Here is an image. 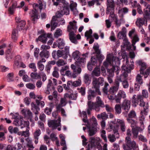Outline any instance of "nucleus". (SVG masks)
<instances>
[{
  "label": "nucleus",
  "mask_w": 150,
  "mask_h": 150,
  "mask_svg": "<svg viewBox=\"0 0 150 150\" xmlns=\"http://www.w3.org/2000/svg\"><path fill=\"white\" fill-rule=\"evenodd\" d=\"M77 6V4L76 3H73L71 4L70 5V8L71 11L73 12L77 11L76 7Z\"/></svg>",
  "instance_id": "nucleus-53"
},
{
  "label": "nucleus",
  "mask_w": 150,
  "mask_h": 150,
  "mask_svg": "<svg viewBox=\"0 0 150 150\" xmlns=\"http://www.w3.org/2000/svg\"><path fill=\"white\" fill-rule=\"evenodd\" d=\"M52 36L51 33H45L41 34L38 37V38L36 39V41L38 42V40L42 42L43 43H45L47 40V38H51Z\"/></svg>",
  "instance_id": "nucleus-12"
},
{
  "label": "nucleus",
  "mask_w": 150,
  "mask_h": 150,
  "mask_svg": "<svg viewBox=\"0 0 150 150\" xmlns=\"http://www.w3.org/2000/svg\"><path fill=\"white\" fill-rule=\"evenodd\" d=\"M141 76L139 74H138L136 77V81L137 83L141 85L143 83V80Z\"/></svg>",
  "instance_id": "nucleus-51"
},
{
  "label": "nucleus",
  "mask_w": 150,
  "mask_h": 150,
  "mask_svg": "<svg viewBox=\"0 0 150 150\" xmlns=\"http://www.w3.org/2000/svg\"><path fill=\"white\" fill-rule=\"evenodd\" d=\"M131 64H128L129 63V61L127 59H126V65L124 66L123 65L122 67V70H125L127 71L128 72H130L131 71L132 69H134V62L133 60H131L130 61Z\"/></svg>",
  "instance_id": "nucleus-11"
},
{
  "label": "nucleus",
  "mask_w": 150,
  "mask_h": 150,
  "mask_svg": "<svg viewBox=\"0 0 150 150\" xmlns=\"http://www.w3.org/2000/svg\"><path fill=\"white\" fill-rule=\"evenodd\" d=\"M120 69V67L118 66H112L111 69H107V71L109 76L110 77H112L114 75V72L116 73L117 75L119 74Z\"/></svg>",
  "instance_id": "nucleus-10"
},
{
  "label": "nucleus",
  "mask_w": 150,
  "mask_h": 150,
  "mask_svg": "<svg viewBox=\"0 0 150 150\" xmlns=\"http://www.w3.org/2000/svg\"><path fill=\"white\" fill-rule=\"evenodd\" d=\"M124 72L123 74H121L120 76L118 78V80L120 81V82H122L123 81L127 80V76H128V72L127 71L124 70Z\"/></svg>",
  "instance_id": "nucleus-23"
},
{
  "label": "nucleus",
  "mask_w": 150,
  "mask_h": 150,
  "mask_svg": "<svg viewBox=\"0 0 150 150\" xmlns=\"http://www.w3.org/2000/svg\"><path fill=\"white\" fill-rule=\"evenodd\" d=\"M144 17L146 19L150 18V5H148L146 10H144Z\"/></svg>",
  "instance_id": "nucleus-27"
},
{
  "label": "nucleus",
  "mask_w": 150,
  "mask_h": 150,
  "mask_svg": "<svg viewBox=\"0 0 150 150\" xmlns=\"http://www.w3.org/2000/svg\"><path fill=\"white\" fill-rule=\"evenodd\" d=\"M30 76L33 79H37L40 78V75L37 73L32 72Z\"/></svg>",
  "instance_id": "nucleus-56"
},
{
  "label": "nucleus",
  "mask_w": 150,
  "mask_h": 150,
  "mask_svg": "<svg viewBox=\"0 0 150 150\" xmlns=\"http://www.w3.org/2000/svg\"><path fill=\"white\" fill-rule=\"evenodd\" d=\"M56 64L57 66L59 67L63 66L65 64V63L63 59H59L57 62Z\"/></svg>",
  "instance_id": "nucleus-61"
},
{
  "label": "nucleus",
  "mask_w": 150,
  "mask_h": 150,
  "mask_svg": "<svg viewBox=\"0 0 150 150\" xmlns=\"http://www.w3.org/2000/svg\"><path fill=\"white\" fill-rule=\"evenodd\" d=\"M139 41V38L137 35H135L132 40V45L133 47V50H135L136 49V47L134 45L136 42Z\"/></svg>",
  "instance_id": "nucleus-42"
},
{
  "label": "nucleus",
  "mask_w": 150,
  "mask_h": 150,
  "mask_svg": "<svg viewBox=\"0 0 150 150\" xmlns=\"http://www.w3.org/2000/svg\"><path fill=\"white\" fill-rule=\"evenodd\" d=\"M71 67L73 70V72L72 74V76L74 78L76 77V73L79 74L81 72V69L80 67L76 66L73 64L71 65Z\"/></svg>",
  "instance_id": "nucleus-17"
},
{
  "label": "nucleus",
  "mask_w": 150,
  "mask_h": 150,
  "mask_svg": "<svg viewBox=\"0 0 150 150\" xmlns=\"http://www.w3.org/2000/svg\"><path fill=\"white\" fill-rule=\"evenodd\" d=\"M135 142L134 141H132L131 138L129 137L126 138V144H124L122 145V147L124 150H131L132 149L138 147L136 146Z\"/></svg>",
  "instance_id": "nucleus-7"
},
{
  "label": "nucleus",
  "mask_w": 150,
  "mask_h": 150,
  "mask_svg": "<svg viewBox=\"0 0 150 150\" xmlns=\"http://www.w3.org/2000/svg\"><path fill=\"white\" fill-rule=\"evenodd\" d=\"M104 82L103 78L101 77H100L98 79L95 78H93V85L96 90L95 91L90 89L88 91L87 98L88 100H90L92 98L95 97L97 95V93H98V95H101V93L100 91L99 88L100 86L103 85Z\"/></svg>",
  "instance_id": "nucleus-1"
},
{
  "label": "nucleus",
  "mask_w": 150,
  "mask_h": 150,
  "mask_svg": "<svg viewBox=\"0 0 150 150\" xmlns=\"http://www.w3.org/2000/svg\"><path fill=\"white\" fill-rule=\"evenodd\" d=\"M127 122L131 124V126L132 129L135 128L136 127V122L133 120H130L128 119Z\"/></svg>",
  "instance_id": "nucleus-52"
},
{
  "label": "nucleus",
  "mask_w": 150,
  "mask_h": 150,
  "mask_svg": "<svg viewBox=\"0 0 150 150\" xmlns=\"http://www.w3.org/2000/svg\"><path fill=\"white\" fill-rule=\"evenodd\" d=\"M57 56L58 57V58L60 57H62L63 58L65 59H67V56L66 54L64 53V50H58L57 51Z\"/></svg>",
  "instance_id": "nucleus-33"
},
{
  "label": "nucleus",
  "mask_w": 150,
  "mask_h": 150,
  "mask_svg": "<svg viewBox=\"0 0 150 150\" xmlns=\"http://www.w3.org/2000/svg\"><path fill=\"white\" fill-rule=\"evenodd\" d=\"M29 67L30 68L32 69L33 71L34 72L37 71L35 64V63H31L29 64Z\"/></svg>",
  "instance_id": "nucleus-58"
},
{
  "label": "nucleus",
  "mask_w": 150,
  "mask_h": 150,
  "mask_svg": "<svg viewBox=\"0 0 150 150\" xmlns=\"http://www.w3.org/2000/svg\"><path fill=\"white\" fill-rule=\"evenodd\" d=\"M17 3L16 2H14L12 4L11 6L8 9V11L9 13L11 15H12L14 13V9L16 8H18L17 7Z\"/></svg>",
  "instance_id": "nucleus-30"
},
{
  "label": "nucleus",
  "mask_w": 150,
  "mask_h": 150,
  "mask_svg": "<svg viewBox=\"0 0 150 150\" xmlns=\"http://www.w3.org/2000/svg\"><path fill=\"white\" fill-rule=\"evenodd\" d=\"M68 67L67 66L62 67V69L60 71L61 74L62 75L64 76L65 74L64 71L68 69Z\"/></svg>",
  "instance_id": "nucleus-60"
},
{
  "label": "nucleus",
  "mask_w": 150,
  "mask_h": 150,
  "mask_svg": "<svg viewBox=\"0 0 150 150\" xmlns=\"http://www.w3.org/2000/svg\"><path fill=\"white\" fill-rule=\"evenodd\" d=\"M121 106L119 104H116L115 106V109L116 113L120 114L121 113Z\"/></svg>",
  "instance_id": "nucleus-49"
},
{
  "label": "nucleus",
  "mask_w": 150,
  "mask_h": 150,
  "mask_svg": "<svg viewBox=\"0 0 150 150\" xmlns=\"http://www.w3.org/2000/svg\"><path fill=\"white\" fill-rule=\"evenodd\" d=\"M92 33V31L91 29H90L89 30H87L85 33V36L87 37V39L91 38L89 41V43L90 44H92L94 41V40L92 38L91 35Z\"/></svg>",
  "instance_id": "nucleus-20"
},
{
  "label": "nucleus",
  "mask_w": 150,
  "mask_h": 150,
  "mask_svg": "<svg viewBox=\"0 0 150 150\" xmlns=\"http://www.w3.org/2000/svg\"><path fill=\"white\" fill-rule=\"evenodd\" d=\"M93 48L95 50V53L96 54V57L97 58L98 62V65H99L104 59L105 57L103 55L100 54V50L99 49V45L98 43H97L96 45L94 44L93 47Z\"/></svg>",
  "instance_id": "nucleus-8"
},
{
  "label": "nucleus",
  "mask_w": 150,
  "mask_h": 150,
  "mask_svg": "<svg viewBox=\"0 0 150 150\" xmlns=\"http://www.w3.org/2000/svg\"><path fill=\"white\" fill-rule=\"evenodd\" d=\"M8 130L11 134L13 133L16 134L19 131V129L17 127H14L13 128L12 126L9 127Z\"/></svg>",
  "instance_id": "nucleus-41"
},
{
  "label": "nucleus",
  "mask_w": 150,
  "mask_h": 150,
  "mask_svg": "<svg viewBox=\"0 0 150 150\" xmlns=\"http://www.w3.org/2000/svg\"><path fill=\"white\" fill-rule=\"evenodd\" d=\"M33 9L30 12V14L31 20L34 22L36 20L40 18L38 10L39 9L41 11L43 8V4L42 1L40 0H38V4L35 3L33 5Z\"/></svg>",
  "instance_id": "nucleus-4"
},
{
  "label": "nucleus",
  "mask_w": 150,
  "mask_h": 150,
  "mask_svg": "<svg viewBox=\"0 0 150 150\" xmlns=\"http://www.w3.org/2000/svg\"><path fill=\"white\" fill-rule=\"evenodd\" d=\"M84 80L85 83L88 85L91 82V78L88 74H85L84 76Z\"/></svg>",
  "instance_id": "nucleus-32"
},
{
  "label": "nucleus",
  "mask_w": 150,
  "mask_h": 150,
  "mask_svg": "<svg viewBox=\"0 0 150 150\" xmlns=\"http://www.w3.org/2000/svg\"><path fill=\"white\" fill-rule=\"evenodd\" d=\"M125 28L123 27L122 31H120L118 33L117 35V38L120 39H124L126 37V32L125 31Z\"/></svg>",
  "instance_id": "nucleus-24"
},
{
  "label": "nucleus",
  "mask_w": 150,
  "mask_h": 150,
  "mask_svg": "<svg viewBox=\"0 0 150 150\" xmlns=\"http://www.w3.org/2000/svg\"><path fill=\"white\" fill-rule=\"evenodd\" d=\"M119 122L120 123L121 130L122 132L125 131V126L124 122L122 120H120L119 121Z\"/></svg>",
  "instance_id": "nucleus-54"
},
{
  "label": "nucleus",
  "mask_w": 150,
  "mask_h": 150,
  "mask_svg": "<svg viewBox=\"0 0 150 150\" xmlns=\"http://www.w3.org/2000/svg\"><path fill=\"white\" fill-rule=\"evenodd\" d=\"M40 50L38 48H36L35 49L34 52V56L37 59H38V54Z\"/></svg>",
  "instance_id": "nucleus-64"
},
{
  "label": "nucleus",
  "mask_w": 150,
  "mask_h": 150,
  "mask_svg": "<svg viewBox=\"0 0 150 150\" xmlns=\"http://www.w3.org/2000/svg\"><path fill=\"white\" fill-rule=\"evenodd\" d=\"M67 4H65L64 7H62L56 13V16L57 18L61 17L64 14L66 15L69 14V7H68Z\"/></svg>",
  "instance_id": "nucleus-9"
},
{
  "label": "nucleus",
  "mask_w": 150,
  "mask_h": 150,
  "mask_svg": "<svg viewBox=\"0 0 150 150\" xmlns=\"http://www.w3.org/2000/svg\"><path fill=\"white\" fill-rule=\"evenodd\" d=\"M108 138L111 142H113L115 141L116 140L115 136L114 134H109L108 136Z\"/></svg>",
  "instance_id": "nucleus-59"
},
{
  "label": "nucleus",
  "mask_w": 150,
  "mask_h": 150,
  "mask_svg": "<svg viewBox=\"0 0 150 150\" xmlns=\"http://www.w3.org/2000/svg\"><path fill=\"white\" fill-rule=\"evenodd\" d=\"M79 52L77 50L74 52L72 54L73 58L76 61V60H78V59L79 58Z\"/></svg>",
  "instance_id": "nucleus-45"
},
{
  "label": "nucleus",
  "mask_w": 150,
  "mask_h": 150,
  "mask_svg": "<svg viewBox=\"0 0 150 150\" xmlns=\"http://www.w3.org/2000/svg\"><path fill=\"white\" fill-rule=\"evenodd\" d=\"M41 58L44 57L46 58H48L49 57V52L47 50H43L39 54Z\"/></svg>",
  "instance_id": "nucleus-28"
},
{
  "label": "nucleus",
  "mask_w": 150,
  "mask_h": 150,
  "mask_svg": "<svg viewBox=\"0 0 150 150\" xmlns=\"http://www.w3.org/2000/svg\"><path fill=\"white\" fill-rule=\"evenodd\" d=\"M62 34V30L60 29H58L56 30L54 34V37L57 38L59 36H61Z\"/></svg>",
  "instance_id": "nucleus-55"
},
{
  "label": "nucleus",
  "mask_w": 150,
  "mask_h": 150,
  "mask_svg": "<svg viewBox=\"0 0 150 150\" xmlns=\"http://www.w3.org/2000/svg\"><path fill=\"white\" fill-rule=\"evenodd\" d=\"M59 122L57 123V121L54 120H51L49 122L48 124L50 127L52 128L53 129H56L57 127L59 126H61V120L60 119H58Z\"/></svg>",
  "instance_id": "nucleus-15"
},
{
  "label": "nucleus",
  "mask_w": 150,
  "mask_h": 150,
  "mask_svg": "<svg viewBox=\"0 0 150 150\" xmlns=\"http://www.w3.org/2000/svg\"><path fill=\"white\" fill-rule=\"evenodd\" d=\"M138 64L140 66V73L144 74V71L146 68V65L145 63L142 62V61L139 60L137 62Z\"/></svg>",
  "instance_id": "nucleus-25"
},
{
  "label": "nucleus",
  "mask_w": 150,
  "mask_h": 150,
  "mask_svg": "<svg viewBox=\"0 0 150 150\" xmlns=\"http://www.w3.org/2000/svg\"><path fill=\"white\" fill-rule=\"evenodd\" d=\"M107 12L106 13L108 14L110 13L109 18H112L114 22L117 27H119L121 24L120 21L117 19V16L114 14L115 3L113 0H107Z\"/></svg>",
  "instance_id": "nucleus-3"
},
{
  "label": "nucleus",
  "mask_w": 150,
  "mask_h": 150,
  "mask_svg": "<svg viewBox=\"0 0 150 150\" xmlns=\"http://www.w3.org/2000/svg\"><path fill=\"white\" fill-rule=\"evenodd\" d=\"M98 119L101 118L103 120H105L108 118V115L105 112H103L100 114H98L97 116Z\"/></svg>",
  "instance_id": "nucleus-40"
},
{
  "label": "nucleus",
  "mask_w": 150,
  "mask_h": 150,
  "mask_svg": "<svg viewBox=\"0 0 150 150\" xmlns=\"http://www.w3.org/2000/svg\"><path fill=\"white\" fill-rule=\"evenodd\" d=\"M53 104L52 103H50V108H46L45 109V112L47 115H50L51 114L52 109L53 107Z\"/></svg>",
  "instance_id": "nucleus-35"
},
{
  "label": "nucleus",
  "mask_w": 150,
  "mask_h": 150,
  "mask_svg": "<svg viewBox=\"0 0 150 150\" xmlns=\"http://www.w3.org/2000/svg\"><path fill=\"white\" fill-rule=\"evenodd\" d=\"M18 30L16 29H14L11 34V38L12 40L14 42H16L17 40L18 37Z\"/></svg>",
  "instance_id": "nucleus-26"
},
{
  "label": "nucleus",
  "mask_w": 150,
  "mask_h": 150,
  "mask_svg": "<svg viewBox=\"0 0 150 150\" xmlns=\"http://www.w3.org/2000/svg\"><path fill=\"white\" fill-rule=\"evenodd\" d=\"M136 95H134L132 98V102L134 104L135 106L139 104L140 106H142L144 108V112L145 114L146 112V110L148 109V105L147 103L146 104L144 101L142 96L141 95H139L137 96L136 98Z\"/></svg>",
  "instance_id": "nucleus-6"
},
{
  "label": "nucleus",
  "mask_w": 150,
  "mask_h": 150,
  "mask_svg": "<svg viewBox=\"0 0 150 150\" xmlns=\"http://www.w3.org/2000/svg\"><path fill=\"white\" fill-rule=\"evenodd\" d=\"M125 92L122 91H120L117 96H115V100L117 103H120L122 98H125L126 97Z\"/></svg>",
  "instance_id": "nucleus-19"
},
{
  "label": "nucleus",
  "mask_w": 150,
  "mask_h": 150,
  "mask_svg": "<svg viewBox=\"0 0 150 150\" xmlns=\"http://www.w3.org/2000/svg\"><path fill=\"white\" fill-rule=\"evenodd\" d=\"M16 22L18 23L17 28L19 31L23 30L25 24V22L24 20H21L18 17H16L15 18Z\"/></svg>",
  "instance_id": "nucleus-14"
},
{
  "label": "nucleus",
  "mask_w": 150,
  "mask_h": 150,
  "mask_svg": "<svg viewBox=\"0 0 150 150\" xmlns=\"http://www.w3.org/2000/svg\"><path fill=\"white\" fill-rule=\"evenodd\" d=\"M59 71L58 68L57 67H54V71L52 72V75L54 77L56 78H58L59 77V74L58 71Z\"/></svg>",
  "instance_id": "nucleus-46"
},
{
  "label": "nucleus",
  "mask_w": 150,
  "mask_h": 150,
  "mask_svg": "<svg viewBox=\"0 0 150 150\" xmlns=\"http://www.w3.org/2000/svg\"><path fill=\"white\" fill-rule=\"evenodd\" d=\"M57 42L58 43L57 46L59 49H62L65 45L64 42L61 38H59L57 40Z\"/></svg>",
  "instance_id": "nucleus-34"
},
{
  "label": "nucleus",
  "mask_w": 150,
  "mask_h": 150,
  "mask_svg": "<svg viewBox=\"0 0 150 150\" xmlns=\"http://www.w3.org/2000/svg\"><path fill=\"white\" fill-rule=\"evenodd\" d=\"M76 23V22L74 20L73 22L70 21L69 22V25H68L67 26L68 30L70 32L69 33L70 40L72 42L75 44H76L77 42L74 33L77 29Z\"/></svg>",
  "instance_id": "nucleus-5"
},
{
  "label": "nucleus",
  "mask_w": 150,
  "mask_h": 150,
  "mask_svg": "<svg viewBox=\"0 0 150 150\" xmlns=\"http://www.w3.org/2000/svg\"><path fill=\"white\" fill-rule=\"evenodd\" d=\"M113 91L110 92V89L108 91V93L107 94H106L108 95V97L110 100H113L114 99H115V96H115V94L117 92H114Z\"/></svg>",
  "instance_id": "nucleus-36"
},
{
  "label": "nucleus",
  "mask_w": 150,
  "mask_h": 150,
  "mask_svg": "<svg viewBox=\"0 0 150 150\" xmlns=\"http://www.w3.org/2000/svg\"><path fill=\"white\" fill-rule=\"evenodd\" d=\"M100 69L96 68L93 71V74L96 76H99L100 75Z\"/></svg>",
  "instance_id": "nucleus-50"
},
{
  "label": "nucleus",
  "mask_w": 150,
  "mask_h": 150,
  "mask_svg": "<svg viewBox=\"0 0 150 150\" xmlns=\"http://www.w3.org/2000/svg\"><path fill=\"white\" fill-rule=\"evenodd\" d=\"M86 59L84 57H79V58L78 60H76V61L79 64H81V63H83L86 62Z\"/></svg>",
  "instance_id": "nucleus-57"
},
{
  "label": "nucleus",
  "mask_w": 150,
  "mask_h": 150,
  "mask_svg": "<svg viewBox=\"0 0 150 150\" xmlns=\"http://www.w3.org/2000/svg\"><path fill=\"white\" fill-rule=\"evenodd\" d=\"M120 82V81L118 80V78L115 80L114 83L115 86L110 88V92L114 91V92H117L118 89Z\"/></svg>",
  "instance_id": "nucleus-21"
},
{
  "label": "nucleus",
  "mask_w": 150,
  "mask_h": 150,
  "mask_svg": "<svg viewBox=\"0 0 150 150\" xmlns=\"http://www.w3.org/2000/svg\"><path fill=\"white\" fill-rule=\"evenodd\" d=\"M109 86L108 83H105L104 87L103 88V91L105 94H107L108 93V87Z\"/></svg>",
  "instance_id": "nucleus-62"
},
{
  "label": "nucleus",
  "mask_w": 150,
  "mask_h": 150,
  "mask_svg": "<svg viewBox=\"0 0 150 150\" xmlns=\"http://www.w3.org/2000/svg\"><path fill=\"white\" fill-rule=\"evenodd\" d=\"M31 110L35 113V114L37 115L38 114V112L40 110V108L34 102H32L31 103Z\"/></svg>",
  "instance_id": "nucleus-22"
},
{
  "label": "nucleus",
  "mask_w": 150,
  "mask_h": 150,
  "mask_svg": "<svg viewBox=\"0 0 150 150\" xmlns=\"http://www.w3.org/2000/svg\"><path fill=\"white\" fill-rule=\"evenodd\" d=\"M117 124H116L114 122H111L109 124L110 129L113 130L115 133L117 132V130L115 127V126H117Z\"/></svg>",
  "instance_id": "nucleus-44"
},
{
  "label": "nucleus",
  "mask_w": 150,
  "mask_h": 150,
  "mask_svg": "<svg viewBox=\"0 0 150 150\" xmlns=\"http://www.w3.org/2000/svg\"><path fill=\"white\" fill-rule=\"evenodd\" d=\"M88 108L87 109V112L88 115H90L91 114V111L93 109H95L96 111H99L97 110L96 107V104L95 103L92 102L91 101L89 100L88 102Z\"/></svg>",
  "instance_id": "nucleus-16"
},
{
  "label": "nucleus",
  "mask_w": 150,
  "mask_h": 150,
  "mask_svg": "<svg viewBox=\"0 0 150 150\" xmlns=\"http://www.w3.org/2000/svg\"><path fill=\"white\" fill-rule=\"evenodd\" d=\"M136 116V114L134 111H131L128 115V117L127 119V121L129 119L130 120H133L132 118Z\"/></svg>",
  "instance_id": "nucleus-48"
},
{
  "label": "nucleus",
  "mask_w": 150,
  "mask_h": 150,
  "mask_svg": "<svg viewBox=\"0 0 150 150\" xmlns=\"http://www.w3.org/2000/svg\"><path fill=\"white\" fill-rule=\"evenodd\" d=\"M23 119H18L17 118H15L14 121L13 122V124L17 126H20L21 127L23 125V122L22 120Z\"/></svg>",
  "instance_id": "nucleus-39"
},
{
  "label": "nucleus",
  "mask_w": 150,
  "mask_h": 150,
  "mask_svg": "<svg viewBox=\"0 0 150 150\" xmlns=\"http://www.w3.org/2000/svg\"><path fill=\"white\" fill-rule=\"evenodd\" d=\"M96 104V107L97 110H100V107L103 108L105 107L104 103L102 101L100 97L97 96L96 97V102L95 103Z\"/></svg>",
  "instance_id": "nucleus-18"
},
{
  "label": "nucleus",
  "mask_w": 150,
  "mask_h": 150,
  "mask_svg": "<svg viewBox=\"0 0 150 150\" xmlns=\"http://www.w3.org/2000/svg\"><path fill=\"white\" fill-rule=\"evenodd\" d=\"M77 96V93H71V94L66 93L64 95L65 97L68 98L71 100H76Z\"/></svg>",
  "instance_id": "nucleus-29"
},
{
  "label": "nucleus",
  "mask_w": 150,
  "mask_h": 150,
  "mask_svg": "<svg viewBox=\"0 0 150 150\" xmlns=\"http://www.w3.org/2000/svg\"><path fill=\"white\" fill-rule=\"evenodd\" d=\"M141 130L140 127H136L132 129V132L134 138H137L138 137V132Z\"/></svg>",
  "instance_id": "nucleus-31"
},
{
  "label": "nucleus",
  "mask_w": 150,
  "mask_h": 150,
  "mask_svg": "<svg viewBox=\"0 0 150 150\" xmlns=\"http://www.w3.org/2000/svg\"><path fill=\"white\" fill-rule=\"evenodd\" d=\"M21 59V57L19 55H18L15 57L13 65V66L15 67H17L19 65Z\"/></svg>",
  "instance_id": "nucleus-37"
},
{
  "label": "nucleus",
  "mask_w": 150,
  "mask_h": 150,
  "mask_svg": "<svg viewBox=\"0 0 150 150\" xmlns=\"http://www.w3.org/2000/svg\"><path fill=\"white\" fill-rule=\"evenodd\" d=\"M90 137V136H89ZM90 136L89 139V142L91 144V147L92 148L96 146V139L94 137Z\"/></svg>",
  "instance_id": "nucleus-38"
},
{
  "label": "nucleus",
  "mask_w": 150,
  "mask_h": 150,
  "mask_svg": "<svg viewBox=\"0 0 150 150\" xmlns=\"http://www.w3.org/2000/svg\"><path fill=\"white\" fill-rule=\"evenodd\" d=\"M88 63H90L94 66H95L97 65V64L98 63V62L97 58L96 57H92L91 58V61Z\"/></svg>",
  "instance_id": "nucleus-43"
},
{
  "label": "nucleus",
  "mask_w": 150,
  "mask_h": 150,
  "mask_svg": "<svg viewBox=\"0 0 150 150\" xmlns=\"http://www.w3.org/2000/svg\"><path fill=\"white\" fill-rule=\"evenodd\" d=\"M82 120L84 123H87L86 126L88 129V132L89 136H93L99 130V126L98 125L97 120L94 116L92 117L90 121L86 118H83Z\"/></svg>",
  "instance_id": "nucleus-2"
},
{
  "label": "nucleus",
  "mask_w": 150,
  "mask_h": 150,
  "mask_svg": "<svg viewBox=\"0 0 150 150\" xmlns=\"http://www.w3.org/2000/svg\"><path fill=\"white\" fill-rule=\"evenodd\" d=\"M14 77V74L13 72L8 73L6 77L8 79V82H10L14 81L13 79Z\"/></svg>",
  "instance_id": "nucleus-47"
},
{
  "label": "nucleus",
  "mask_w": 150,
  "mask_h": 150,
  "mask_svg": "<svg viewBox=\"0 0 150 150\" xmlns=\"http://www.w3.org/2000/svg\"><path fill=\"white\" fill-rule=\"evenodd\" d=\"M29 122L28 121H24L23 122V125L21 127V128H23L24 127H26V129H27V127L29 129Z\"/></svg>",
  "instance_id": "nucleus-63"
},
{
  "label": "nucleus",
  "mask_w": 150,
  "mask_h": 150,
  "mask_svg": "<svg viewBox=\"0 0 150 150\" xmlns=\"http://www.w3.org/2000/svg\"><path fill=\"white\" fill-rule=\"evenodd\" d=\"M131 101L125 99L121 105L122 108L126 112H128L130 108Z\"/></svg>",
  "instance_id": "nucleus-13"
}]
</instances>
